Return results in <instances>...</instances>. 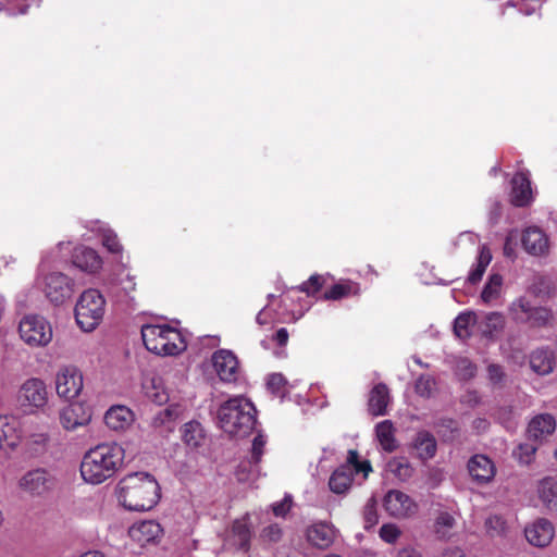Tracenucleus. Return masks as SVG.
I'll return each instance as SVG.
<instances>
[{
    "label": "nucleus",
    "mask_w": 557,
    "mask_h": 557,
    "mask_svg": "<svg viewBox=\"0 0 557 557\" xmlns=\"http://www.w3.org/2000/svg\"><path fill=\"white\" fill-rule=\"evenodd\" d=\"M245 465H242L237 471V478L239 481H248V476L244 474Z\"/></svg>",
    "instance_id": "nucleus-62"
},
{
    "label": "nucleus",
    "mask_w": 557,
    "mask_h": 557,
    "mask_svg": "<svg viewBox=\"0 0 557 557\" xmlns=\"http://www.w3.org/2000/svg\"><path fill=\"white\" fill-rule=\"evenodd\" d=\"M512 194L511 200L515 206H525L531 198L530 181L524 174H516L511 181Z\"/></svg>",
    "instance_id": "nucleus-28"
},
{
    "label": "nucleus",
    "mask_w": 557,
    "mask_h": 557,
    "mask_svg": "<svg viewBox=\"0 0 557 557\" xmlns=\"http://www.w3.org/2000/svg\"><path fill=\"white\" fill-rule=\"evenodd\" d=\"M274 341L277 342L278 345L284 346L286 345L288 341V332L285 327H281L276 331V333L273 336Z\"/></svg>",
    "instance_id": "nucleus-58"
},
{
    "label": "nucleus",
    "mask_w": 557,
    "mask_h": 557,
    "mask_svg": "<svg viewBox=\"0 0 557 557\" xmlns=\"http://www.w3.org/2000/svg\"><path fill=\"white\" fill-rule=\"evenodd\" d=\"M264 444H265V440L263 438L262 435H258L255 437L253 443H252L251 458H252L253 463H256V465L260 461V458L263 454Z\"/></svg>",
    "instance_id": "nucleus-55"
},
{
    "label": "nucleus",
    "mask_w": 557,
    "mask_h": 557,
    "mask_svg": "<svg viewBox=\"0 0 557 557\" xmlns=\"http://www.w3.org/2000/svg\"><path fill=\"white\" fill-rule=\"evenodd\" d=\"M103 246L112 253L122 252V245L120 244L117 236L111 230H104L102 234Z\"/></svg>",
    "instance_id": "nucleus-50"
},
{
    "label": "nucleus",
    "mask_w": 557,
    "mask_h": 557,
    "mask_svg": "<svg viewBox=\"0 0 557 557\" xmlns=\"http://www.w3.org/2000/svg\"><path fill=\"white\" fill-rule=\"evenodd\" d=\"M396 557H422V554L411 546H406L398 550Z\"/></svg>",
    "instance_id": "nucleus-57"
},
{
    "label": "nucleus",
    "mask_w": 557,
    "mask_h": 557,
    "mask_svg": "<svg viewBox=\"0 0 557 557\" xmlns=\"http://www.w3.org/2000/svg\"><path fill=\"white\" fill-rule=\"evenodd\" d=\"M146 396L153 403L162 405L168 401L169 396L162 387L161 382L152 379L144 385Z\"/></svg>",
    "instance_id": "nucleus-39"
},
{
    "label": "nucleus",
    "mask_w": 557,
    "mask_h": 557,
    "mask_svg": "<svg viewBox=\"0 0 557 557\" xmlns=\"http://www.w3.org/2000/svg\"><path fill=\"white\" fill-rule=\"evenodd\" d=\"M416 393L423 398H431L437 392V384L431 375H420L414 383Z\"/></svg>",
    "instance_id": "nucleus-38"
},
{
    "label": "nucleus",
    "mask_w": 557,
    "mask_h": 557,
    "mask_svg": "<svg viewBox=\"0 0 557 557\" xmlns=\"http://www.w3.org/2000/svg\"><path fill=\"white\" fill-rule=\"evenodd\" d=\"M371 471L370 462L360 461L358 451L351 449L348 451L346 463L332 473L329 481L330 488L336 494H343L350 488L354 473H362L366 479Z\"/></svg>",
    "instance_id": "nucleus-5"
},
{
    "label": "nucleus",
    "mask_w": 557,
    "mask_h": 557,
    "mask_svg": "<svg viewBox=\"0 0 557 557\" xmlns=\"http://www.w3.org/2000/svg\"><path fill=\"white\" fill-rule=\"evenodd\" d=\"M486 529H487V532L490 533V535L494 536V535H500L505 532L506 530V522L504 521L503 518L498 517V516H493V517H490L487 520H486Z\"/></svg>",
    "instance_id": "nucleus-52"
},
{
    "label": "nucleus",
    "mask_w": 557,
    "mask_h": 557,
    "mask_svg": "<svg viewBox=\"0 0 557 557\" xmlns=\"http://www.w3.org/2000/svg\"><path fill=\"white\" fill-rule=\"evenodd\" d=\"M468 470L479 483L490 482L496 472L494 462L485 455H474L468 462Z\"/></svg>",
    "instance_id": "nucleus-19"
},
{
    "label": "nucleus",
    "mask_w": 557,
    "mask_h": 557,
    "mask_svg": "<svg viewBox=\"0 0 557 557\" xmlns=\"http://www.w3.org/2000/svg\"><path fill=\"white\" fill-rule=\"evenodd\" d=\"M528 542L536 547L547 546L555 534L553 524L546 519H537L524 530Z\"/></svg>",
    "instance_id": "nucleus-17"
},
{
    "label": "nucleus",
    "mask_w": 557,
    "mask_h": 557,
    "mask_svg": "<svg viewBox=\"0 0 557 557\" xmlns=\"http://www.w3.org/2000/svg\"><path fill=\"white\" fill-rule=\"evenodd\" d=\"M216 419L225 433L244 437L249 435L255 426V407L242 396L233 397L219 407Z\"/></svg>",
    "instance_id": "nucleus-3"
},
{
    "label": "nucleus",
    "mask_w": 557,
    "mask_h": 557,
    "mask_svg": "<svg viewBox=\"0 0 557 557\" xmlns=\"http://www.w3.org/2000/svg\"><path fill=\"white\" fill-rule=\"evenodd\" d=\"M17 400L21 407L29 412L42 411L49 401L46 383L38 377L27 379L20 387Z\"/></svg>",
    "instance_id": "nucleus-6"
},
{
    "label": "nucleus",
    "mask_w": 557,
    "mask_h": 557,
    "mask_svg": "<svg viewBox=\"0 0 557 557\" xmlns=\"http://www.w3.org/2000/svg\"><path fill=\"white\" fill-rule=\"evenodd\" d=\"M364 528L370 529L379 522V515L376 511V500L371 497L364 507Z\"/></svg>",
    "instance_id": "nucleus-47"
},
{
    "label": "nucleus",
    "mask_w": 557,
    "mask_h": 557,
    "mask_svg": "<svg viewBox=\"0 0 557 557\" xmlns=\"http://www.w3.org/2000/svg\"><path fill=\"white\" fill-rule=\"evenodd\" d=\"M119 503L131 511L152 509L160 499L157 480L146 472H135L124 476L117 484Z\"/></svg>",
    "instance_id": "nucleus-2"
},
{
    "label": "nucleus",
    "mask_w": 557,
    "mask_h": 557,
    "mask_svg": "<svg viewBox=\"0 0 557 557\" xmlns=\"http://www.w3.org/2000/svg\"><path fill=\"white\" fill-rule=\"evenodd\" d=\"M383 507L391 517L398 520L409 519L419 510L417 502L399 490H391L385 494Z\"/></svg>",
    "instance_id": "nucleus-10"
},
{
    "label": "nucleus",
    "mask_w": 557,
    "mask_h": 557,
    "mask_svg": "<svg viewBox=\"0 0 557 557\" xmlns=\"http://www.w3.org/2000/svg\"><path fill=\"white\" fill-rule=\"evenodd\" d=\"M475 366L468 358H457L455 361V371L456 374L462 379L468 380L474 376L475 374Z\"/></svg>",
    "instance_id": "nucleus-45"
},
{
    "label": "nucleus",
    "mask_w": 557,
    "mask_h": 557,
    "mask_svg": "<svg viewBox=\"0 0 557 557\" xmlns=\"http://www.w3.org/2000/svg\"><path fill=\"white\" fill-rule=\"evenodd\" d=\"M442 557H465V553L461 548L459 547H453V548H448L446 549L443 554H442Z\"/></svg>",
    "instance_id": "nucleus-59"
},
{
    "label": "nucleus",
    "mask_w": 557,
    "mask_h": 557,
    "mask_svg": "<svg viewBox=\"0 0 557 557\" xmlns=\"http://www.w3.org/2000/svg\"><path fill=\"white\" fill-rule=\"evenodd\" d=\"M387 470L403 482L409 480L413 473V468L405 458H393L387 463Z\"/></svg>",
    "instance_id": "nucleus-37"
},
{
    "label": "nucleus",
    "mask_w": 557,
    "mask_h": 557,
    "mask_svg": "<svg viewBox=\"0 0 557 557\" xmlns=\"http://www.w3.org/2000/svg\"><path fill=\"white\" fill-rule=\"evenodd\" d=\"M389 404V393L385 384H377L373 387L369 397V411L373 416H384Z\"/></svg>",
    "instance_id": "nucleus-27"
},
{
    "label": "nucleus",
    "mask_w": 557,
    "mask_h": 557,
    "mask_svg": "<svg viewBox=\"0 0 557 557\" xmlns=\"http://www.w3.org/2000/svg\"><path fill=\"white\" fill-rule=\"evenodd\" d=\"M290 507L292 497L285 496L282 502L272 505V510L276 517H284L289 511Z\"/></svg>",
    "instance_id": "nucleus-53"
},
{
    "label": "nucleus",
    "mask_w": 557,
    "mask_h": 557,
    "mask_svg": "<svg viewBox=\"0 0 557 557\" xmlns=\"http://www.w3.org/2000/svg\"><path fill=\"white\" fill-rule=\"evenodd\" d=\"M488 426V421L486 419H483V418H478L473 421V428L478 431V432H483L487 429Z\"/></svg>",
    "instance_id": "nucleus-60"
},
{
    "label": "nucleus",
    "mask_w": 557,
    "mask_h": 557,
    "mask_svg": "<svg viewBox=\"0 0 557 557\" xmlns=\"http://www.w3.org/2000/svg\"><path fill=\"white\" fill-rule=\"evenodd\" d=\"M437 432L444 441H454L459 436V426L456 421L444 419L438 423Z\"/></svg>",
    "instance_id": "nucleus-44"
},
{
    "label": "nucleus",
    "mask_w": 557,
    "mask_h": 557,
    "mask_svg": "<svg viewBox=\"0 0 557 557\" xmlns=\"http://www.w3.org/2000/svg\"><path fill=\"white\" fill-rule=\"evenodd\" d=\"M556 429V421L549 413L534 417L528 426V436L533 441H543L552 435Z\"/></svg>",
    "instance_id": "nucleus-23"
},
{
    "label": "nucleus",
    "mask_w": 557,
    "mask_h": 557,
    "mask_svg": "<svg viewBox=\"0 0 557 557\" xmlns=\"http://www.w3.org/2000/svg\"><path fill=\"white\" fill-rule=\"evenodd\" d=\"M178 411L176 407L170 406L159 410L152 418V425L156 428L165 426L171 428L172 423L176 420Z\"/></svg>",
    "instance_id": "nucleus-40"
},
{
    "label": "nucleus",
    "mask_w": 557,
    "mask_h": 557,
    "mask_svg": "<svg viewBox=\"0 0 557 557\" xmlns=\"http://www.w3.org/2000/svg\"><path fill=\"white\" fill-rule=\"evenodd\" d=\"M413 446L418 457L422 460H429L436 454V441L434 436L426 431H421L417 434Z\"/></svg>",
    "instance_id": "nucleus-31"
},
{
    "label": "nucleus",
    "mask_w": 557,
    "mask_h": 557,
    "mask_svg": "<svg viewBox=\"0 0 557 557\" xmlns=\"http://www.w3.org/2000/svg\"><path fill=\"white\" fill-rule=\"evenodd\" d=\"M135 421V413L124 405L111 406L104 414L106 425L116 432L126 431Z\"/></svg>",
    "instance_id": "nucleus-16"
},
{
    "label": "nucleus",
    "mask_w": 557,
    "mask_h": 557,
    "mask_svg": "<svg viewBox=\"0 0 557 557\" xmlns=\"http://www.w3.org/2000/svg\"><path fill=\"white\" fill-rule=\"evenodd\" d=\"M491 261H492L491 250L487 248V246L482 245L479 250V256L476 258V262H475L473 269L469 273V276H468L469 282L472 284L478 283L482 278V276H483L486 268L491 263Z\"/></svg>",
    "instance_id": "nucleus-33"
},
{
    "label": "nucleus",
    "mask_w": 557,
    "mask_h": 557,
    "mask_svg": "<svg viewBox=\"0 0 557 557\" xmlns=\"http://www.w3.org/2000/svg\"><path fill=\"white\" fill-rule=\"evenodd\" d=\"M78 557H106V555L98 550H88V552L79 555Z\"/></svg>",
    "instance_id": "nucleus-61"
},
{
    "label": "nucleus",
    "mask_w": 557,
    "mask_h": 557,
    "mask_svg": "<svg viewBox=\"0 0 557 557\" xmlns=\"http://www.w3.org/2000/svg\"><path fill=\"white\" fill-rule=\"evenodd\" d=\"M379 534L384 542L394 544L401 535V531L394 523H385L381 527Z\"/></svg>",
    "instance_id": "nucleus-49"
},
{
    "label": "nucleus",
    "mask_w": 557,
    "mask_h": 557,
    "mask_svg": "<svg viewBox=\"0 0 557 557\" xmlns=\"http://www.w3.org/2000/svg\"><path fill=\"white\" fill-rule=\"evenodd\" d=\"M23 440L22 424L13 414L0 413V450L12 453Z\"/></svg>",
    "instance_id": "nucleus-13"
},
{
    "label": "nucleus",
    "mask_w": 557,
    "mask_h": 557,
    "mask_svg": "<svg viewBox=\"0 0 557 557\" xmlns=\"http://www.w3.org/2000/svg\"><path fill=\"white\" fill-rule=\"evenodd\" d=\"M21 338L29 346H45L52 338V329L44 315H24L18 324Z\"/></svg>",
    "instance_id": "nucleus-7"
},
{
    "label": "nucleus",
    "mask_w": 557,
    "mask_h": 557,
    "mask_svg": "<svg viewBox=\"0 0 557 557\" xmlns=\"http://www.w3.org/2000/svg\"><path fill=\"white\" fill-rule=\"evenodd\" d=\"M59 419L64 430L75 431L89 424L91 413L83 404L73 403L61 409Z\"/></svg>",
    "instance_id": "nucleus-15"
},
{
    "label": "nucleus",
    "mask_w": 557,
    "mask_h": 557,
    "mask_svg": "<svg viewBox=\"0 0 557 557\" xmlns=\"http://www.w3.org/2000/svg\"><path fill=\"white\" fill-rule=\"evenodd\" d=\"M537 447L530 443H523L518 445L513 450L512 455L521 465H530L535 457Z\"/></svg>",
    "instance_id": "nucleus-42"
},
{
    "label": "nucleus",
    "mask_w": 557,
    "mask_h": 557,
    "mask_svg": "<svg viewBox=\"0 0 557 557\" xmlns=\"http://www.w3.org/2000/svg\"><path fill=\"white\" fill-rule=\"evenodd\" d=\"M395 432V426L391 420H384L376 424L375 436L380 446L385 451L391 453L397 448Z\"/></svg>",
    "instance_id": "nucleus-29"
},
{
    "label": "nucleus",
    "mask_w": 557,
    "mask_h": 557,
    "mask_svg": "<svg viewBox=\"0 0 557 557\" xmlns=\"http://www.w3.org/2000/svg\"><path fill=\"white\" fill-rule=\"evenodd\" d=\"M487 372H488V377L493 383L498 384L504 381L505 373L499 366L490 364L487 368Z\"/></svg>",
    "instance_id": "nucleus-56"
},
{
    "label": "nucleus",
    "mask_w": 557,
    "mask_h": 557,
    "mask_svg": "<svg viewBox=\"0 0 557 557\" xmlns=\"http://www.w3.org/2000/svg\"><path fill=\"white\" fill-rule=\"evenodd\" d=\"M183 441L190 447H198L205 440V431L199 422L190 421L183 426Z\"/></svg>",
    "instance_id": "nucleus-34"
},
{
    "label": "nucleus",
    "mask_w": 557,
    "mask_h": 557,
    "mask_svg": "<svg viewBox=\"0 0 557 557\" xmlns=\"http://www.w3.org/2000/svg\"><path fill=\"white\" fill-rule=\"evenodd\" d=\"M125 450L122 445L102 443L85 453L81 463V474L85 482L101 484L122 468Z\"/></svg>",
    "instance_id": "nucleus-1"
},
{
    "label": "nucleus",
    "mask_w": 557,
    "mask_h": 557,
    "mask_svg": "<svg viewBox=\"0 0 557 557\" xmlns=\"http://www.w3.org/2000/svg\"><path fill=\"white\" fill-rule=\"evenodd\" d=\"M106 307L104 296L96 288L84 290L75 306V313H101Z\"/></svg>",
    "instance_id": "nucleus-20"
},
{
    "label": "nucleus",
    "mask_w": 557,
    "mask_h": 557,
    "mask_svg": "<svg viewBox=\"0 0 557 557\" xmlns=\"http://www.w3.org/2000/svg\"><path fill=\"white\" fill-rule=\"evenodd\" d=\"M512 307L516 312L520 311L521 313H532L535 310V307L527 296L520 297L512 304Z\"/></svg>",
    "instance_id": "nucleus-54"
},
{
    "label": "nucleus",
    "mask_w": 557,
    "mask_h": 557,
    "mask_svg": "<svg viewBox=\"0 0 557 557\" xmlns=\"http://www.w3.org/2000/svg\"><path fill=\"white\" fill-rule=\"evenodd\" d=\"M359 292V284L349 280H341L327 288L320 298L325 301H339L356 296Z\"/></svg>",
    "instance_id": "nucleus-25"
},
{
    "label": "nucleus",
    "mask_w": 557,
    "mask_h": 557,
    "mask_svg": "<svg viewBox=\"0 0 557 557\" xmlns=\"http://www.w3.org/2000/svg\"><path fill=\"white\" fill-rule=\"evenodd\" d=\"M502 287L503 276L498 273L491 274L481 293L482 300L486 304L495 301L500 296Z\"/></svg>",
    "instance_id": "nucleus-35"
},
{
    "label": "nucleus",
    "mask_w": 557,
    "mask_h": 557,
    "mask_svg": "<svg viewBox=\"0 0 557 557\" xmlns=\"http://www.w3.org/2000/svg\"><path fill=\"white\" fill-rule=\"evenodd\" d=\"M83 332L94 331L101 322L102 315H73Z\"/></svg>",
    "instance_id": "nucleus-48"
},
{
    "label": "nucleus",
    "mask_w": 557,
    "mask_h": 557,
    "mask_svg": "<svg viewBox=\"0 0 557 557\" xmlns=\"http://www.w3.org/2000/svg\"><path fill=\"white\" fill-rule=\"evenodd\" d=\"M42 290L47 299L54 305H62L74 293V281L59 271L42 274Z\"/></svg>",
    "instance_id": "nucleus-8"
},
{
    "label": "nucleus",
    "mask_w": 557,
    "mask_h": 557,
    "mask_svg": "<svg viewBox=\"0 0 557 557\" xmlns=\"http://www.w3.org/2000/svg\"><path fill=\"white\" fill-rule=\"evenodd\" d=\"M251 539L249 515L234 521L226 543L238 549H248Z\"/></svg>",
    "instance_id": "nucleus-21"
},
{
    "label": "nucleus",
    "mask_w": 557,
    "mask_h": 557,
    "mask_svg": "<svg viewBox=\"0 0 557 557\" xmlns=\"http://www.w3.org/2000/svg\"><path fill=\"white\" fill-rule=\"evenodd\" d=\"M502 315H457L454 321L455 335L466 339L476 331L483 335H492L491 326L494 329L500 323Z\"/></svg>",
    "instance_id": "nucleus-9"
},
{
    "label": "nucleus",
    "mask_w": 557,
    "mask_h": 557,
    "mask_svg": "<svg viewBox=\"0 0 557 557\" xmlns=\"http://www.w3.org/2000/svg\"><path fill=\"white\" fill-rule=\"evenodd\" d=\"M325 283L326 278L323 275L313 274L301 285H299L297 289L301 293H305L307 296H315L325 285Z\"/></svg>",
    "instance_id": "nucleus-41"
},
{
    "label": "nucleus",
    "mask_w": 557,
    "mask_h": 557,
    "mask_svg": "<svg viewBox=\"0 0 557 557\" xmlns=\"http://www.w3.org/2000/svg\"><path fill=\"white\" fill-rule=\"evenodd\" d=\"M522 245L530 255L541 256L548 249V239L539 227H528L522 235Z\"/></svg>",
    "instance_id": "nucleus-24"
},
{
    "label": "nucleus",
    "mask_w": 557,
    "mask_h": 557,
    "mask_svg": "<svg viewBox=\"0 0 557 557\" xmlns=\"http://www.w3.org/2000/svg\"><path fill=\"white\" fill-rule=\"evenodd\" d=\"M537 495L548 509H557V481L554 478H544L537 484Z\"/></svg>",
    "instance_id": "nucleus-32"
},
{
    "label": "nucleus",
    "mask_w": 557,
    "mask_h": 557,
    "mask_svg": "<svg viewBox=\"0 0 557 557\" xmlns=\"http://www.w3.org/2000/svg\"><path fill=\"white\" fill-rule=\"evenodd\" d=\"M83 386V374L74 366L62 367L55 374V391L61 398L75 399L81 394Z\"/></svg>",
    "instance_id": "nucleus-11"
},
{
    "label": "nucleus",
    "mask_w": 557,
    "mask_h": 557,
    "mask_svg": "<svg viewBox=\"0 0 557 557\" xmlns=\"http://www.w3.org/2000/svg\"><path fill=\"white\" fill-rule=\"evenodd\" d=\"M456 524L453 515L442 511L437 515L434 522V531L440 539L447 540L451 536V531Z\"/></svg>",
    "instance_id": "nucleus-36"
},
{
    "label": "nucleus",
    "mask_w": 557,
    "mask_h": 557,
    "mask_svg": "<svg viewBox=\"0 0 557 557\" xmlns=\"http://www.w3.org/2000/svg\"><path fill=\"white\" fill-rule=\"evenodd\" d=\"M214 372L222 382L234 383L238 380L240 368L237 357L232 350L219 349L211 357Z\"/></svg>",
    "instance_id": "nucleus-14"
},
{
    "label": "nucleus",
    "mask_w": 557,
    "mask_h": 557,
    "mask_svg": "<svg viewBox=\"0 0 557 557\" xmlns=\"http://www.w3.org/2000/svg\"><path fill=\"white\" fill-rule=\"evenodd\" d=\"M413 361H414L418 366H420V367H425V368H428V364L423 363V362H422V360H421L420 358H418V357H413Z\"/></svg>",
    "instance_id": "nucleus-64"
},
{
    "label": "nucleus",
    "mask_w": 557,
    "mask_h": 557,
    "mask_svg": "<svg viewBox=\"0 0 557 557\" xmlns=\"http://www.w3.org/2000/svg\"><path fill=\"white\" fill-rule=\"evenodd\" d=\"M72 263L79 270L89 274H95L102 268L101 257L96 250L85 246H78L74 249Z\"/></svg>",
    "instance_id": "nucleus-18"
},
{
    "label": "nucleus",
    "mask_w": 557,
    "mask_h": 557,
    "mask_svg": "<svg viewBox=\"0 0 557 557\" xmlns=\"http://www.w3.org/2000/svg\"><path fill=\"white\" fill-rule=\"evenodd\" d=\"M268 388L276 396L284 397L288 392L289 384L281 373H273L267 382Z\"/></svg>",
    "instance_id": "nucleus-43"
},
{
    "label": "nucleus",
    "mask_w": 557,
    "mask_h": 557,
    "mask_svg": "<svg viewBox=\"0 0 557 557\" xmlns=\"http://www.w3.org/2000/svg\"><path fill=\"white\" fill-rule=\"evenodd\" d=\"M49 445V436L46 434L33 435L28 442V449L32 455L38 456L45 453Z\"/></svg>",
    "instance_id": "nucleus-46"
},
{
    "label": "nucleus",
    "mask_w": 557,
    "mask_h": 557,
    "mask_svg": "<svg viewBox=\"0 0 557 557\" xmlns=\"http://www.w3.org/2000/svg\"><path fill=\"white\" fill-rule=\"evenodd\" d=\"M307 539L312 545L326 548L333 542L334 531L325 523H318L307 530Z\"/></svg>",
    "instance_id": "nucleus-30"
},
{
    "label": "nucleus",
    "mask_w": 557,
    "mask_h": 557,
    "mask_svg": "<svg viewBox=\"0 0 557 557\" xmlns=\"http://www.w3.org/2000/svg\"><path fill=\"white\" fill-rule=\"evenodd\" d=\"M283 531L278 524L273 523L261 531V539L264 542L276 543L282 539Z\"/></svg>",
    "instance_id": "nucleus-51"
},
{
    "label": "nucleus",
    "mask_w": 557,
    "mask_h": 557,
    "mask_svg": "<svg viewBox=\"0 0 557 557\" xmlns=\"http://www.w3.org/2000/svg\"><path fill=\"white\" fill-rule=\"evenodd\" d=\"M54 485L53 476L42 468L27 471L18 481L20 490L30 496H42Z\"/></svg>",
    "instance_id": "nucleus-12"
},
{
    "label": "nucleus",
    "mask_w": 557,
    "mask_h": 557,
    "mask_svg": "<svg viewBox=\"0 0 557 557\" xmlns=\"http://www.w3.org/2000/svg\"><path fill=\"white\" fill-rule=\"evenodd\" d=\"M530 368L539 375H547L554 371V354L546 349L534 350L529 359Z\"/></svg>",
    "instance_id": "nucleus-26"
},
{
    "label": "nucleus",
    "mask_w": 557,
    "mask_h": 557,
    "mask_svg": "<svg viewBox=\"0 0 557 557\" xmlns=\"http://www.w3.org/2000/svg\"><path fill=\"white\" fill-rule=\"evenodd\" d=\"M162 533L161 525L153 520L135 523L129 529V536L140 545L154 542Z\"/></svg>",
    "instance_id": "nucleus-22"
},
{
    "label": "nucleus",
    "mask_w": 557,
    "mask_h": 557,
    "mask_svg": "<svg viewBox=\"0 0 557 557\" xmlns=\"http://www.w3.org/2000/svg\"><path fill=\"white\" fill-rule=\"evenodd\" d=\"M513 358H515V361H516L518 364H520V366H522V364H523V362H524V356H522L521 354H518L517 356H513Z\"/></svg>",
    "instance_id": "nucleus-63"
},
{
    "label": "nucleus",
    "mask_w": 557,
    "mask_h": 557,
    "mask_svg": "<svg viewBox=\"0 0 557 557\" xmlns=\"http://www.w3.org/2000/svg\"><path fill=\"white\" fill-rule=\"evenodd\" d=\"M146 348L159 356H176L187 347L183 333L169 324H149L141 329Z\"/></svg>",
    "instance_id": "nucleus-4"
}]
</instances>
